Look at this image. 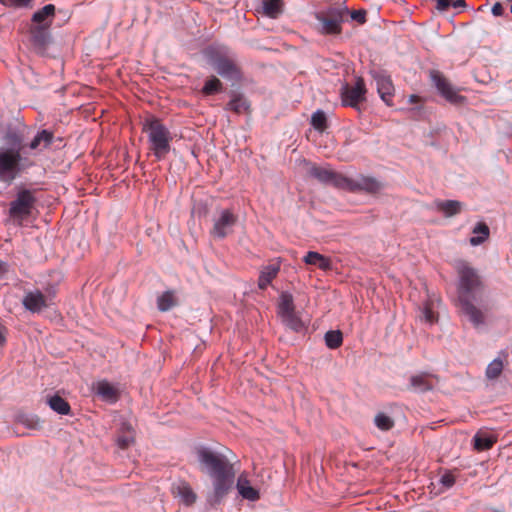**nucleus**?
<instances>
[{
	"mask_svg": "<svg viewBox=\"0 0 512 512\" xmlns=\"http://www.w3.org/2000/svg\"><path fill=\"white\" fill-rule=\"evenodd\" d=\"M142 130L147 135L149 148L157 160L164 159L171 150L172 133L155 116L145 118Z\"/></svg>",
	"mask_w": 512,
	"mask_h": 512,
	"instance_id": "obj_4",
	"label": "nucleus"
},
{
	"mask_svg": "<svg viewBox=\"0 0 512 512\" xmlns=\"http://www.w3.org/2000/svg\"><path fill=\"white\" fill-rule=\"evenodd\" d=\"M430 78L438 93L454 105H463L466 97L460 95L458 90L437 70L430 72Z\"/></svg>",
	"mask_w": 512,
	"mask_h": 512,
	"instance_id": "obj_9",
	"label": "nucleus"
},
{
	"mask_svg": "<svg viewBox=\"0 0 512 512\" xmlns=\"http://www.w3.org/2000/svg\"><path fill=\"white\" fill-rule=\"evenodd\" d=\"M50 28L36 24L29 26L30 40L35 48L44 50L47 47L51 38Z\"/></svg>",
	"mask_w": 512,
	"mask_h": 512,
	"instance_id": "obj_16",
	"label": "nucleus"
},
{
	"mask_svg": "<svg viewBox=\"0 0 512 512\" xmlns=\"http://www.w3.org/2000/svg\"><path fill=\"white\" fill-rule=\"evenodd\" d=\"M311 125L318 131H324L327 127V118L322 110H317L312 114Z\"/></svg>",
	"mask_w": 512,
	"mask_h": 512,
	"instance_id": "obj_36",
	"label": "nucleus"
},
{
	"mask_svg": "<svg viewBox=\"0 0 512 512\" xmlns=\"http://www.w3.org/2000/svg\"><path fill=\"white\" fill-rule=\"evenodd\" d=\"M308 174L323 184L350 192L365 191L376 193L382 187L381 183L373 177L359 175L357 178H349L341 173L334 172L326 166L312 165Z\"/></svg>",
	"mask_w": 512,
	"mask_h": 512,
	"instance_id": "obj_3",
	"label": "nucleus"
},
{
	"mask_svg": "<svg viewBox=\"0 0 512 512\" xmlns=\"http://www.w3.org/2000/svg\"><path fill=\"white\" fill-rule=\"evenodd\" d=\"M491 12L494 16H502L503 15V6L501 3L497 2L492 6Z\"/></svg>",
	"mask_w": 512,
	"mask_h": 512,
	"instance_id": "obj_45",
	"label": "nucleus"
},
{
	"mask_svg": "<svg viewBox=\"0 0 512 512\" xmlns=\"http://www.w3.org/2000/svg\"><path fill=\"white\" fill-rule=\"evenodd\" d=\"M47 403L53 411L60 415H68L71 411L69 403L59 395L51 396Z\"/></svg>",
	"mask_w": 512,
	"mask_h": 512,
	"instance_id": "obj_27",
	"label": "nucleus"
},
{
	"mask_svg": "<svg viewBox=\"0 0 512 512\" xmlns=\"http://www.w3.org/2000/svg\"><path fill=\"white\" fill-rule=\"evenodd\" d=\"M34 0H0L1 4L11 8H27Z\"/></svg>",
	"mask_w": 512,
	"mask_h": 512,
	"instance_id": "obj_41",
	"label": "nucleus"
},
{
	"mask_svg": "<svg viewBox=\"0 0 512 512\" xmlns=\"http://www.w3.org/2000/svg\"><path fill=\"white\" fill-rule=\"evenodd\" d=\"M134 442V432L127 434H119L117 437V445L121 449L128 448Z\"/></svg>",
	"mask_w": 512,
	"mask_h": 512,
	"instance_id": "obj_40",
	"label": "nucleus"
},
{
	"mask_svg": "<svg viewBox=\"0 0 512 512\" xmlns=\"http://www.w3.org/2000/svg\"><path fill=\"white\" fill-rule=\"evenodd\" d=\"M371 75L376 82L377 92L380 98L386 103V105L392 106L394 86L390 75L382 70H373Z\"/></svg>",
	"mask_w": 512,
	"mask_h": 512,
	"instance_id": "obj_13",
	"label": "nucleus"
},
{
	"mask_svg": "<svg viewBox=\"0 0 512 512\" xmlns=\"http://www.w3.org/2000/svg\"><path fill=\"white\" fill-rule=\"evenodd\" d=\"M54 16L55 6L53 4H47L32 15L30 25L36 24V26L51 27Z\"/></svg>",
	"mask_w": 512,
	"mask_h": 512,
	"instance_id": "obj_18",
	"label": "nucleus"
},
{
	"mask_svg": "<svg viewBox=\"0 0 512 512\" xmlns=\"http://www.w3.org/2000/svg\"><path fill=\"white\" fill-rule=\"evenodd\" d=\"M350 17L359 24H364L366 22V12L364 10H353L350 13Z\"/></svg>",
	"mask_w": 512,
	"mask_h": 512,
	"instance_id": "obj_42",
	"label": "nucleus"
},
{
	"mask_svg": "<svg viewBox=\"0 0 512 512\" xmlns=\"http://www.w3.org/2000/svg\"><path fill=\"white\" fill-rule=\"evenodd\" d=\"M6 333L7 329L2 323H0V346L4 345L6 342Z\"/></svg>",
	"mask_w": 512,
	"mask_h": 512,
	"instance_id": "obj_46",
	"label": "nucleus"
},
{
	"mask_svg": "<svg viewBox=\"0 0 512 512\" xmlns=\"http://www.w3.org/2000/svg\"><path fill=\"white\" fill-rule=\"evenodd\" d=\"M510 11H511V13H512V5H510Z\"/></svg>",
	"mask_w": 512,
	"mask_h": 512,
	"instance_id": "obj_49",
	"label": "nucleus"
},
{
	"mask_svg": "<svg viewBox=\"0 0 512 512\" xmlns=\"http://www.w3.org/2000/svg\"><path fill=\"white\" fill-rule=\"evenodd\" d=\"M419 100H420V97L417 96V95H410L409 98H408V102L410 104L417 103V102H419Z\"/></svg>",
	"mask_w": 512,
	"mask_h": 512,
	"instance_id": "obj_48",
	"label": "nucleus"
},
{
	"mask_svg": "<svg viewBox=\"0 0 512 512\" xmlns=\"http://www.w3.org/2000/svg\"><path fill=\"white\" fill-rule=\"evenodd\" d=\"M176 305V298L172 291H166L157 299V307L160 311L166 312Z\"/></svg>",
	"mask_w": 512,
	"mask_h": 512,
	"instance_id": "obj_30",
	"label": "nucleus"
},
{
	"mask_svg": "<svg viewBox=\"0 0 512 512\" xmlns=\"http://www.w3.org/2000/svg\"><path fill=\"white\" fill-rule=\"evenodd\" d=\"M366 87L362 78H357L354 85L344 84L341 87V100L344 106L359 109V104L365 100Z\"/></svg>",
	"mask_w": 512,
	"mask_h": 512,
	"instance_id": "obj_11",
	"label": "nucleus"
},
{
	"mask_svg": "<svg viewBox=\"0 0 512 512\" xmlns=\"http://www.w3.org/2000/svg\"><path fill=\"white\" fill-rule=\"evenodd\" d=\"M422 318L425 322L433 324L437 321V315L433 310L432 303L426 302L421 309Z\"/></svg>",
	"mask_w": 512,
	"mask_h": 512,
	"instance_id": "obj_39",
	"label": "nucleus"
},
{
	"mask_svg": "<svg viewBox=\"0 0 512 512\" xmlns=\"http://www.w3.org/2000/svg\"><path fill=\"white\" fill-rule=\"evenodd\" d=\"M348 14L347 7H329L315 13L318 31L324 35H336L342 31L344 17Z\"/></svg>",
	"mask_w": 512,
	"mask_h": 512,
	"instance_id": "obj_8",
	"label": "nucleus"
},
{
	"mask_svg": "<svg viewBox=\"0 0 512 512\" xmlns=\"http://www.w3.org/2000/svg\"><path fill=\"white\" fill-rule=\"evenodd\" d=\"M277 312L280 317L295 312L294 299L289 292H282L279 297Z\"/></svg>",
	"mask_w": 512,
	"mask_h": 512,
	"instance_id": "obj_24",
	"label": "nucleus"
},
{
	"mask_svg": "<svg viewBox=\"0 0 512 512\" xmlns=\"http://www.w3.org/2000/svg\"><path fill=\"white\" fill-rule=\"evenodd\" d=\"M282 319V322L287 326L289 329L299 332L304 328V323L299 317V315L295 312H292L290 314L284 315L280 317Z\"/></svg>",
	"mask_w": 512,
	"mask_h": 512,
	"instance_id": "obj_31",
	"label": "nucleus"
},
{
	"mask_svg": "<svg viewBox=\"0 0 512 512\" xmlns=\"http://www.w3.org/2000/svg\"><path fill=\"white\" fill-rule=\"evenodd\" d=\"M35 162L18 148H0V182L10 185Z\"/></svg>",
	"mask_w": 512,
	"mask_h": 512,
	"instance_id": "obj_5",
	"label": "nucleus"
},
{
	"mask_svg": "<svg viewBox=\"0 0 512 512\" xmlns=\"http://www.w3.org/2000/svg\"><path fill=\"white\" fill-rule=\"evenodd\" d=\"M236 488L243 499L254 502L260 498L259 490L251 486L250 481L245 474L239 475Z\"/></svg>",
	"mask_w": 512,
	"mask_h": 512,
	"instance_id": "obj_19",
	"label": "nucleus"
},
{
	"mask_svg": "<svg viewBox=\"0 0 512 512\" xmlns=\"http://www.w3.org/2000/svg\"><path fill=\"white\" fill-rule=\"evenodd\" d=\"M54 140V134L52 131L43 129L38 131L34 138L29 143L28 147L31 151L40 153L45 149L49 148Z\"/></svg>",
	"mask_w": 512,
	"mask_h": 512,
	"instance_id": "obj_17",
	"label": "nucleus"
},
{
	"mask_svg": "<svg viewBox=\"0 0 512 512\" xmlns=\"http://www.w3.org/2000/svg\"><path fill=\"white\" fill-rule=\"evenodd\" d=\"M238 220L236 214L229 209L220 210L213 218V228L211 235L215 238L223 239L232 233Z\"/></svg>",
	"mask_w": 512,
	"mask_h": 512,
	"instance_id": "obj_10",
	"label": "nucleus"
},
{
	"mask_svg": "<svg viewBox=\"0 0 512 512\" xmlns=\"http://www.w3.org/2000/svg\"><path fill=\"white\" fill-rule=\"evenodd\" d=\"M466 4L465 0H453L451 6L454 8L464 7Z\"/></svg>",
	"mask_w": 512,
	"mask_h": 512,
	"instance_id": "obj_47",
	"label": "nucleus"
},
{
	"mask_svg": "<svg viewBox=\"0 0 512 512\" xmlns=\"http://www.w3.org/2000/svg\"><path fill=\"white\" fill-rule=\"evenodd\" d=\"M463 204L457 200H435L433 208L442 213L445 217H452L459 214Z\"/></svg>",
	"mask_w": 512,
	"mask_h": 512,
	"instance_id": "obj_20",
	"label": "nucleus"
},
{
	"mask_svg": "<svg viewBox=\"0 0 512 512\" xmlns=\"http://www.w3.org/2000/svg\"><path fill=\"white\" fill-rule=\"evenodd\" d=\"M5 140L11 144L9 148H18L22 152L23 148V137L21 134L15 131H9L5 135Z\"/></svg>",
	"mask_w": 512,
	"mask_h": 512,
	"instance_id": "obj_38",
	"label": "nucleus"
},
{
	"mask_svg": "<svg viewBox=\"0 0 512 512\" xmlns=\"http://www.w3.org/2000/svg\"><path fill=\"white\" fill-rule=\"evenodd\" d=\"M472 232L474 236L469 240L472 246L481 245L488 239L490 234L489 227L484 222L477 223Z\"/></svg>",
	"mask_w": 512,
	"mask_h": 512,
	"instance_id": "obj_25",
	"label": "nucleus"
},
{
	"mask_svg": "<svg viewBox=\"0 0 512 512\" xmlns=\"http://www.w3.org/2000/svg\"><path fill=\"white\" fill-rule=\"evenodd\" d=\"M262 4L264 14L270 18H276L282 13V0H263Z\"/></svg>",
	"mask_w": 512,
	"mask_h": 512,
	"instance_id": "obj_29",
	"label": "nucleus"
},
{
	"mask_svg": "<svg viewBox=\"0 0 512 512\" xmlns=\"http://www.w3.org/2000/svg\"><path fill=\"white\" fill-rule=\"evenodd\" d=\"M374 424L378 429L388 431L393 428L394 420L387 414L379 412L374 418Z\"/></svg>",
	"mask_w": 512,
	"mask_h": 512,
	"instance_id": "obj_32",
	"label": "nucleus"
},
{
	"mask_svg": "<svg viewBox=\"0 0 512 512\" xmlns=\"http://www.w3.org/2000/svg\"><path fill=\"white\" fill-rule=\"evenodd\" d=\"M37 198L35 191L30 189H21L17 192L16 197L10 202L9 216L14 223L21 226L33 212Z\"/></svg>",
	"mask_w": 512,
	"mask_h": 512,
	"instance_id": "obj_7",
	"label": "nucleus"
},
{
	"mask_svg": "<svg viewBox=\"0 0 512 512\" xmlns=\"http://www.w3.org/2000/svg\"><path fill=\"white\" fill-rule=\"evenodd\" d=\"M222 90V83L221 81L215 77L212 76L210 79H208L203 88L202 93L206 96L213 95L215 93H218Z\"/></svg>",
	"mask_w": 512,
	"mask_h": 512,
	"instance_id": "obj_34",
	"label": "nucleus"
},
{
	"mask_svg": "<svg viewBox=\"0 0 512 512\" xmlns=\"http://www.w3.org/2000/svg\"><path fill=\"white\" fill-rule=\"evenodd\" d=\"M54 294L45 295L40 290L29 291L25 294L22 304L31 313H39L53 304Z\"/></svg>",
	"mask_w": 512,
	"mask_h": 512,
	"instance_id": "obj_12",
	"label": "nucleus"
},
{
	"mask_svg": "<svg viewBox=\"0 0 512 512\" xmlns=\"http://www.w3.org/2000/svg\"><path fill=\"white\" fill-rule=\"evenodd\" d=\"M172 492L175 497H178L180 501L186 505L191 506L197 499L196 493L193 491L191 486L186 482H180L173 486Z\"/></svg>",
	"mask_w": 512,
	"mask_h": 512,
	"instance_id": "obj_21",
	"label": "nucleus"
},
{
	"mask_svg": "<svg viewBox=\"0 0 512 512\" xmlns=\"http://www.w3.org/2000/svg\"><path fill=\"white\" fill-rule=\"evenodd\" d=\"M119 432L120 434H127L130 432H134V430L130 423H128L127 421H123L120 424Z\"/></svg>",
	"mask_w": 512,
	"mask_h": 512,
	"instance_id": "obj_43",
	"label": "nucleus"
},
{
	"mask_svg": "<svg viewBox=\"0 0 512 512\" xmlns=\"http://www.w3.org/2000/svg\"><path fill=\"white\" fill-rule=\"evenodd\" d=\"M474 448L478 451L490 449L497 441V437L489 432H478L474 438Z\"/></svg>",
	"mask_w": 512,
	"mask_h": 512,
	"instance_id": "obj_23",
	"label": "nucleus"
},
{
	"mask_svg": "<svg viewBox=\"0 0 512 512\" xmlns=\"http://www.w3.org/2000/svg\"><path fill=\"white\" fill-rule=\"evenodd\" d=\"M227 109L241 114L249 109V103L243 95L232 93L231 100L227 104Z\"/></svg>",
	"mask_w": 512,
	"mask_h": 512,
	"instance_id": "obj_26",
	"label": "nucleus"
},
{
	"mask_svg": "<svg viewBox=\"0 0 512 512\" xmlns=\"http://www.w3.org/2000/svg\"><path fill=\"white\" fill-rule=\"evenodd\" d=\"M410 384L416 391H419V392H425V391L431 390L433 387V384L428 379V376L426 374H419V375L411 376Z\"/></svg>",
	"mask_w": 512,
	"mask_h": 512,
	"instance_id": "obj_28",
	"label": "nucleus"
},
{
	"mask_svg": "<svg viewBox=\"0 0 512 512\" xmlns=\"http://www.w3.org/2000/svg\"><path fill=\"white\" fill-rule=\"evenodd\" d=\"M204 54L208 63L223 78L235 81L241 78L240 70L226 48L210 46Z\"/></svg>",
	"mask_w": 512,
	"mask_h": 512,
	"instance_id": "obj_6",
	"label": "nucleus"
},
{
	"mask_svg": "<svg viewBox=\"0 0 512 512\" xmlns=\"http://www.w3.org/2000/svg\"><path fill=\"white\" fill-rule=\"evenodd\" d=\"M281 268L280 259H275L269 264L263 266L260 270L258 278V287L261 290H265L271 282L277 277Z\"/></svg>",
	"mask_w": 512,
	"mask_h": 512,
	"instance_id": "obj_15",
	"label": "nucleus"
},
{
	"mask_svg": "<svg viewBox=\"0 0 512 512\" xmlns=\"http://www.w3.org/2000/svg\"><path fill=\"white\" fill-rule=\"evenodd\" d=\"M453 0H437V9L440 11H446L451 7Z\"/></svg>",
	"mask_w": 512,
	"mask_h": 512,
	"instance_id": "obj_44",
	"label": "nucleus"
},
{
	"mask_svg": "<svg viewBox=\"0 0 512 512\" xmlns=\"http://www.w3.org/2000/svg\"><path fill=\"white\" fill-rule=\"evenodd\" d=\"M457 270L460 310L474 327L483 326L489 310L484 283L477 271L464 262L459 264Z\"/></svg>",
	"mask_w": 512,
	"mask_h": 512,
	"instance_id": "obj_1",
	"label": "nucleus"
},
{
	"mask_svg": "<svg viewBox=\"0 0 512 512\" xmlns=\"http://www.w3.org/2000/svg\"><path fill=\"white\" fill-rule=\"evenodd\" d=\"M343 341L342 333L339 330H331L325 334V343L328 348L336 349Z\"/></svg>",
	"mask_w": 512,
	"mask_h": 512,
	"instance_id": "obj_35",
	"label": "nucleus"
},
{
	"mask_svg": "<svg viewBox=\"0 0 512 512\" xmlns=\"http://www.w3.org/2000/svg\"><path fill=\"white\" fill-rule=\"evenodd\" d=\"M197 458L202 470L208 474L212 481V492L207 497L211 505L220 504L226 497L234 483L235 471L229 459L209 448H199Z\"/></svg>",
	"mask_w": 512,
	"mask_h": 512,
	"instance_id": "obj_2",
	"label": "nucleus"
},
{
	"mask_svg": "<svg viewBox=\"0 0 512 512\" xmlns=\"http://www.w3.org/2000/svg\"><path fill=\"white\" fill-rule=\"evenodd\" d=\"M456 482V477L451 471H446L443 473L439 479V484L441 485V488L439 489L438 493H443L450 488L454 486Z\"/></svg>",
	"mask_w": 512,
	"mask_h": 512,
	"instance_id": "obj_37",
	"label": "nucleus"
},
{
	"mask_svg": "<svg viewBox=\"0 0 512 512\" xmlns=\"http://www.w3.org/2000/svg\"><path fill=\"white\" fill-rule=\"evenodd\" d=\"M94 393L104 402L113 404L119 398V390L107 380H100L92 385Z\"/></svg>",
	"mask_w": 512,
	"mask_h": 512,
	"instance_id": "obj_14",
	"label": "nucleus"
},
{
	"mask_svg": "<svg viewBox=\"0 0 512 512\" xmlns=\"http://www.w3.org/2000/svg\"><path fill=\"white\" fill-rule=\"evenodd\" d=\"M503 367L504 365L501 359H494L486 368V377L490 380L498 378L502 373Z\"/></svg>",
	"mask_w": 512,
	"mask_h": 512,
	"instance_id": "obj_33",
	"label": "nucleus"
},
{
	"mask_svg": "<svg viewBox=\"0 0 512 512\" xmlns=\"http://www.w3.org/2000/svg\"><path fill=\"white\" fill-rule=\"evenodd\" d=\"M303 261L307 265L316 266L317 268L328 271L332 269V262L328 257H325L324 255L315 252V251H309L303 258Z\"/></svg>",
	"mask_w": 512,
	"mask_h": 512,
	"instance_id": "obj_22",
	"label": "nucleus"
}]
</instances>
